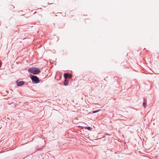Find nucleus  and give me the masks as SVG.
<instances>
[{
  "instance_id": "obj_8",
  "label": "nucleus",
  "mask_w": 159,
  "mask_h": 159,
  "mask_svg": "<svg viewBox=\"0 0 159 159\" xmlns=\"http://www.w3.org/2000/svg\"><path fill=\"white\" fill-rule=\"evenodd\" d=\"M87 129H88L90 130L91 129V128L90 127H87Z\"/></svg>"
},
{
  "instance_id": "obj_3",
  "label": "nucleus",
  "mask_w": 159,
  "mask_h": 159,
  "mask_svg": "<svg viewBox=\"0 0 159 159\" xmlns=\"http://www.w3.org/2000/svg\"><path fill=\"white\" fill-rule=\"evenodd\" d=\"M64 76L66 80L65 81H66V79L67 78L70 79L72 77V75L71 74L68 73H65L64 75Z\"/></svg>"
},
{
  "instance_id": "obj_7",
  "label": "nucleus",
  "mask_w": 159,
  "mask_h": 159,
  "mask_svg": "<svg viewBox=\"0 0 159 159\" xmlns=\"http://www.w3.org/2000/svg\"><path fill=\"white\" fill-rule=\"evenodd\" d=\"M143 106L144 107V108H145L146 107V103L145 102H143Z\"/></svg>"
},
{
  "instance_id": "obj_6",
  "label": "nucleus",
  "mask_w": 159,
  "mask_h": 159,
  "mask_svg": "<svg viewBox=\"0 0 159 159\" xmlns=\"http://www.w3.org/2000/svg\"><path fill=\"white\" fill-rule=\"evenodd\" d=\"M100 111V110H98L97 111H92V113H95L96 112H97L99 111Z\"/></svg>"
},
{
  "instance_id": "obj_9",
  "label": "nucleus",
  "mask_w": 159,
  "mask_h": 159,
  "mask_svg": "<svg viewBox=\"0 0 159 159\" xmlns=\"http://www.w3.org/2000/svg\"><path fill=\"white\" fill-rule=\"evenodd\" d=\"M64 83L65 85H67L68 84V83H65V82H64Z\"/></svg>"
},
{
  "instance_id": "obj_5",
  "label": "nucleus",
  "mask_w": 159,
  "mask_h": 159,
  "mask_svg": "<svg viewBox=\"0 0 159 159\" xmlns=\"http://www.w3.org/2000/svg\"><path fill=\"white\" fill-rule=\"evenodd\" d=\"M14 8V7L12 5H11L9 7V9L10 10L13 11Z\"/></svg>"
},
{
  "instance_id": "obj_2",
  "label": "nucleus",
  "mask_w": 159,
  "mask_h": 159,
  "mask_svg": "<svg viewBox=\"0 0 159 159\" xmlns=\"http://www.w3.org/2000/svg\"><path fill=\"white\" fill-rule=\"evenodd\" d=\"M31 79L32 81L35 82L36 83H38L39 82V78L36 76H33L31 77Z\"/></svg>"
},
{
  "instance_id": "obj_4",
  "label": "nucleus",
  "mask_w": 159,
  "mask_h": 159,
  "mask_svg": "<svg viewBox=\"0 0 159 159\" xmlns=\"http://www.w3.org/2000/svg\"><path fill=\"white\" fill-rule=\"evenodd\" d=\"M24 84V82L23 81L20 82L17 81V84L18 86H21Z\"/></svg>"
},
{
  "instance_id": "obj_1",
  "label": "nucleus",
  "mask_w": 159,
  "mask_h": 159,
  "mask_svg": "<svg viewBox=\"0 0 159 159\" xmlns=\"http://www.w3.org/2000/svg\"><path fill=\"white\" fill-rule=\"evenodd\" d=\"M28 70L29 72L34 74H37L40 72V71L37 68H31Z\"/></svg>"
}]
</instances>
